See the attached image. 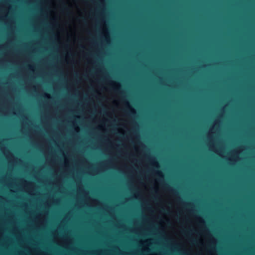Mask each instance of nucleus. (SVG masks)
Segmentation results:
<instances>
[{"mask_svg":"<svg viewBox=\"0 0 255 255\" xmlns=\"http://www.w3.org/2000/svg\"><path fill=\"white\" fill-rule=\"evenodd\" d=\"M157 176L159 177L162 178H163V175H162V173L159 171H157L156 173Z\"/></svg>","mask_w":255,"mask_h":255,"instance_id":"2","label":"nucleus"},{"mask_svg":"<svg viewBox=\"0 0 255 255\" xmlns=\"http://www.w3.org/2000/svg\"><path fill=\"white\" fill-rule=\"evenodd\" d=\"M192 242H193V243H194L195 242V240H193V241H192Z\"/></svg>","mask_w":255,"mask_h":255,"instance_id":"5","label":"nucleus"},{"mask_svg":"<svg viewBox=\"0 0 255 255\" xmlns=\"http://www.w3.org/2000/svg\"><path fill=\"white\" fill-rule=\"evenodd\" d=\"M153 164V165L154 166H155V167H157V168H158V167H159L158 163V162H157L156 161H155V160H154V161H153V164Z\"/></svg>","mask_w":255,"mask_h":255,"instance_id":"3","label":"nucleus"},{"mask_svg":"<svg viewBox=\"0 0 255 255\" xmlns=\"http://www.w3.org/2000/svg\"><path fill=\"white\" fill-rule=\"evenodd\" d=\"M183 232H184V233H186V231H183Z\"/></svg>","mask_w":255,"mask_h":255,"instance_id":"7","label":"nucleus"},{"mask_svg":"<svg viewBox=\"0 0 255 255\" xmlns=\"http://www.w3.org/2000/svg\"><path fill=\"white\" fill-rule=\"evenodd\" d=\"M125 105L128 110H129V113L132 115H134L135 114V112L134 110L132 108V107L129 105V104L128 102L125 103Z\"/></svg>","mask_w":255,"mask_h":255,"instance_id":"1","label":"nucleus"},{"mask_svg":"<svg viewBox=\"0 0 255 255\" xmlns=\"http://www.w3.org/2000/svg\"><path fill=\"white\" fill-rule=\"evenodd\" d=\"M63 9L67 11H69V9L68 8V7L65 5V4H63Z\"/></svg>","mask_w":255,"mask_h":255,"instance_id":"4","label":"nucleus"},{"mask_svg":"<svg viewBox=\"0 0 255 255\" xmlns=\"http://www.w3.org/2000/svg\"><path fill=\"white\" fill-rule=\"evenodd\" d=\"M115 90L116 91H117V90H118V89H117V88H115Z\"/></svg>","mask_w":255,"mask_h":255,"instance_id":"6","label":"nucleus"}]
</instances>
